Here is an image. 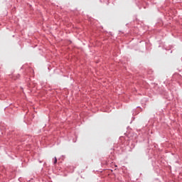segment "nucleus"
I'll return each mask as SVG.
<instances>
[{"label": "nucleus", "instance_id": "obj_1", "mask_svg": "<svg viewBox=\"0 0 182 182\" xmlns=\"http://www.w3.org/2000/svg\"><path fill=\"white\" fill-rule=\"evenodd\" d=\"M56 163H58V159H56V157H55L54 164H56Z\"/></svg>", "mask_w": 182, "mask_h": 182}]
</instances>
